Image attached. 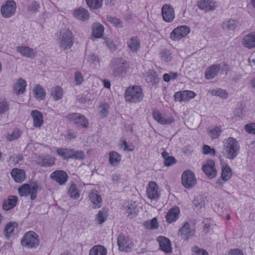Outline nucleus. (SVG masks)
<instances>
[{
    "instance_id": "50",
    "label": "nucleus",
    "mask_w": 255,
    "mask_h": 255,
    "mask_svg": "<svg viewBox=\"0 0 255 255\" xmlns=\"http://www.w3.org/2000/svg\"><path fill=\"white\" fill-rule=\"evenodd\" d=\"M210 94L213 96H217L223 99H226L228 97V94L225 90L217 89L212 90Z\"/></svg>"
},
{
    "instance_id": "26",
    "label": "nucleus",
    "mask_w": 255,
    "mask_h": 255,
    "mask_svg": "<svg viewBox=\"0 0 255 255\" xmlns=\"http://www.w3.org/2000/svg\"><path fill=\"white\" fill-rule=\"evenodd\" d=\"M16 51L22 56L26 57L32 58L35 56L36 52L30 47L24 45L17 46Z\"/></svg>"
},
{
    "instance_id": "3",
    "label": "nucleus",
    "mask_w": 255,
    "mask_h": 255,
    "mask_svg": "<svg viewBox=\"0 0 255 255\" xmlns=\"http://www.w3.org/2000/svg\"><path fill=\"white\" fill-rule=\"evenodd\" d=\"M125 98L126 101L130 103L140 102L143 98L141 88L138 86L128 87L126 91Z\"/></svg>"
},
{
    "instance_id": "51",
    "label": "nucleus",
    "mask_w": 255,
    "mask_h": 255,
    "mask_svg": "<svg viewBox=\"0 0 255 255\" xmlns=\"http://www.w3.org/2000/svg\"><path fill=\"white\" fill-rule=\"evenodd\" d=\"M20 134V131L19 129H15L11 133H8L6 138L7 140L12 141L18 138Z\"/></svg>"
},
{
    "instance_id": "60",
    "label": "nucleus",
    "mask_w": 255,
    "mask_h": 255,
    "mask_svg": "<svg viewBox=\"0 0 255 255\" xmlns=\"http://www.w3.org/2000/svg\"><path fill=\"white\" fill-rule=\"evenodd\" d=\"M74 77L76 84L78 85H81L84 81V77L80 72H76L75 73Z\"/></svg>"
},
{
    "instance_id": "28",
    "label": "nucleus",
    "mask_w": 255,
    "mask_h": 255,
    "mask_svg": "<svg viewBox=\"0 0 255 255\" xmlns=\"http://www.w3.org/2000/svg\"><path fill=\"white\" fill-rule=\"evenodd\" d=\"M233 176L231 168L229 165L225 163H221V178L222 179L227 182L229 181Z\"/></svg>"
},
{
    "instance_id": "5",
    "label": "nucleus",
    "mask_w": 255,
    "mask_h": 255,
    "mask_svg": "<svg viewBox=\"0 0 255 255\" xmlns=\"http://www.w3.org/2000/svg\"><path fill=\"white\" fill-rule=\"evenodd\" d=\"M39 188L38 184L36 183H31L30 184H25L18 188V193L21 196H30L31 200H34L36 197V193Z\"/></svg>"
},
{
    "instance_id": "7",
    "label": "nucleus",
    "mask_w": 255,
    "mask_h": 255,
    "mask_svg": "<svg viewBox=\"0 0 255 255\" xmlns=\"http://www.w3.org/2000/svg\"><path fill=\"white\" fill-rule=\"evenodd\" d=\"M181 183L187 189L193 187L197 183L194 173L189 170L184 171L181 175Z\"/></svg>"
},
{
    "instance_id": "55",
    "label": "nucleus",
    "mask_w": 255,
    "mask_h": 255,
    "mask_svg": "<svg viewBox=\"0 0 255 255\" xmlns=\"http://www.w3.org/2000/svg\"><path fill=\"white\" fill-rule=\"evenodd\" d=\"M202 151L203 154L210 156H214L216 153L215 150L208 145L203 146Z\"/></svg>"
},
{
    "instance_id": "4",
    "label": "nucleus",
    "mask_w": 255,
    "mask_h": 255,
    "mask_svg": "<svg viewBox=\"0 0 255 255\" xmlns=\"http://www.w3.org/2000/svg\"><path fill=\"white\" fill-rule=\"evenodd\" d=\"M20 243L27 249L36 248L39 244L38 236L33 231L27 232L24 235Z\"/></svg>"
},
{
    "instance_id": "1",
    "label": "nucleus",
    "mask_w": 255,
    "mask_h": 255,
    "mask_svg": "<svg viewBox=\"0 0 255 255\" xmlns=\"http://www.w3.org/2000/svg\"><path fill=\"white\" fill-rule=\"evenodd\" d=\"M55 38L58 46L64 50L70 49L74 44V35L68 28H63L57 32Z\"/></svg>"
},
{
    "instance_id": "54",
    "label": "nucleus",
    "mask_w": 255,
    "mask_h": 255,
    "mask_svg": "<svg viewBox=\"0 0 255 255\" xmlns=\"http://www.w3.org/2000/svg\"><path fill=\"white\" fill-rule=\"evenodd\" d=\"M85 158V154L84 151L82 150H75L73 149L72 158H74L78 160H82Z\"/></svg>"
},
{
    "instance_id": "24",
    "label": "nucleus",
    "mask_w": 255,
    "mask_h": 255,
    "mask_svg": "<svg viewBox=\"0 0 255 255\" xmlns=\"http://www.w3.org/2000/svg\"><path fill=\"white\" fill-rule=\"evenodd\" d=\"M157 241L160 247V249L166 253H170L172 248L169 240L163 236H160L157 238Z\"/></svg>"
},
{
    "instance_id": "27",
    "label": "nucleus",
    "mask_w": 255,
    "mask_h": 255,
    "mask_svg": "<svg viewBox=\"0 0 255 255\" xmlns=\"http://www.w3.org/2000/svg\"><path fill=\"white\" fill-rule=\"evenodd\" d=\"M243 45L246 48L251 49L255 46V33L254 32L247 34L243 39Z\"/></svg>"
},
{
    "instance_id": "61",
    "label": "nucleus",
    "mask_w": 255,
    "mask_h": 255,
    "mask_svg": "<svg viewBox=\"0 0 255 255\" xmlns=\"http://www.w3.org/2000/svg\"><path fill=\"white\" fill-rule=\"evenodd\" d=\"M105 43L112 51H115L117 50L116 45L111 39L109 38H106Z\"/></svg>"
},
{
    "instance_id": "30",
    "label": "nucleus",
    "mask_w": 255,
    "mask_h": 255,
    "mask_svg": "<svg viewBox=\"0 0 255 255\" xmlns=\"http://www.w3.org/2000/svg\"><path fill=\"white\" fill-rule=\"evenodd\" d=\"M89 198L95 208L101 207L102 199L97 190L92 191L89 195Z\"/></svg>"
},
{
    "instance_id": "31",
    "label": "nucleus",
    "mask_w": 255,
    "mask_h": 255,
    "mask_svg": "<svg viewBox=\"0 0 255 255\" xmlns=\"http://www.w3.org/2000/svg\"><path fill=\"white\" fill-rule=\"evenodd\" d=\"M64 95V91L62 88L59 86L52 87L50 89V96L54 101L61 100Z\"/></svg>"
},
{
    "instance_id": "47",
    "label": "nucleus",
    "mask_w": 255,
    "mask_h": 255,
    "mask_svg": "<svg viewBox=\"0 0 255 255\" xmlns=\"http://www.w3.org/2000/svg\"><path fill=\"white\" fill-rule=\"evenodd\" d=\"M144 226L147 229L155 230L157 229L159 227V224L157 218L154 217L150 220L145 222Z\"/></svg>"
},
{
    "instance_id": "40",
    "label": "nucleus",
    "mask_w": 255,
    "mask_h": 255,
    "mask_svg": "<svg viewBox=\"0 0 255 255\" xmlns=\"http://www.w3.org/2000/svg\"><path fill=\"white\" fill-rule=\"evenodd\" d=\"M237 22L233 19L225 20L222 24V28L226 31L234 30L237 27Z\"/></svg>"
},
{
    "instance_id": "41",
    "label": "nucleus",
    "mask_w": 255,
    "mask_h": 255,
    "mask_svg": "<svg viewBox=\"0 0 255 255\" xmlns=\"http://www.w3.org/2000/svg\"><path fill=\"white\" fill-rule=\"evenodd\" d=\"M220 67L217 65H213L208 68L205 72V77L207 79L215 77L219 72Z\"/></svg>"
},
{
    "instance_id": "16",
    "label": "nucleus",
    "mask_w": 255,
    "mask_h": 255,
    "mask_svg": "<svg viewBox=\"0 0 255 255\" xmlns=\"http://www.w3.org/2000/svg\"><path fill=\"white\" fill-rule=\"evenodd\" d=\"M26 81L21 78H18L12 86L13 93L16 95L23 94L26 91Z\"/></svg>"
},
{
    "instance_id": "29",
    "label": "nucleus",
    "mask_w": 255,
    "mask_h": 255,
    "mask_svg": "<svg viewBox=\"0 0 255 255\" xmlns=\"http://www.w3.org/2000/svg\"><path fill=\"white\" fill-rule=\"evenodd\" d=\"M18 201V198L15 196H9L3 202V209L8 211L14 208Z\"/></svg>"
},
{
    "instance_id": "11",
    "label": "nucleus",
    "mask_w": 255,
    "mask_h": 255,
    "mask_svg": "<svg viewBox=\"0 0 255 255\" xmlns=\"http://www.w3.org/2000/svg\"><path fill=\"white\" fill-rule=\"evenodd\" d=\"M154 120L158 124L162 125H169L175 121L172 116L163 115L159 110H154L152 113Z\"/></svg>"
},
{
    "instance_id": "44",
    "label": "nucleus",
    "mask_w": 255,
    "mask_h": 255,
    "mask_svg": "<svg viewBox=\"0 0 255 255\" xmlns=\"http://www.w3.org/2000/svg\"><path fill=\"white\" fill-rule=\"evenodd\" d=\"M36 162L43 166H50L52 165L55 162V158L51 157H46L43 158L41 157H38L36 160Z\"/></svg>"
},
{
    "instance_id": "2",
    "label": "nucleus",
    "mask_w": 255,
    "mask_h": 255,
    "mask_svg": "<svg viewBox=\"0 0 255 255\" xmlns=\"http://www.w3.org/2000/svg\"><path fill=\"white\" fill-rule=\"evenodd\" d=\"M240 149V144L235 138L230 137L223 141L222 153L227 158L229 159L235 158L239 153Z\"/></svg>"
},
{
    "instance_id": "34",
    "label": "nucleus",
    "mask_w": 255,
    "mask_h": 255,
    "mask_svg": "<svg viewBox=\"0 0 255 255\" xmlns=\"http://www.w3.org/2000/svg\"><path fill=\"white\" fill-rule=\"evenodd\" d=\"M122 160V156L116 151H112L109 153V162L111 165L117 166Z\"/></svg>"
},
{
    "instance_id": "48",
    "label": "nucleus",
    "mask_w": 255,
    "mask_h": 255,
    "mask_svg": "<svg viewBox=\"0 0 255 255\" xmlns=\"http://www.w3.org/2000/svg\"><path fill=\"white\" fill-rule=\"evenodd\" d=\"M88 6L93 9H98L103 5V0H85Z\"/></svg>"
},
{
    "instance_id": "21",
    "label": "nucleus",
    "mask_w": 255,
    "mask_h": 255,
    "mask_svg": "<svg viewBox=\"0 0 255 255\" xmlns=\"http://www.w3.org/2000/svg\"><path fill=\"white\" fill-rule=\"evenodd\" d=\"M198 7L205 11H213L217 6V2L213 0H201L198 2Z\"/></svg>"
},
{
    "instance_id": "15",
    "label": "nucleus",
    "mask_w": 255,
    "mask_h": 255,
    "mask_svg": "<svg viewBox=\"0 0 255 255\" xmlns=\"http://www.w3.org/2000/svg\"><path fill=\"white\" fill-rule=\"evenodd\" d=\"M4 235L6 238H14L18 233V226L15 222L7 223L4 229Z\"/></svg>"
},
{
    "instance_id": "23",
    "label": "nucleus",
    "mask_w": 255,
    "mask_h": 255,
    "mask_svg": "<svg viewBox=\"0 0 255 255\" xmlns=\"http://www.w3.org/2000/svg\"><path fill=\"white\" fill-rule=\"evenodd\" d=\"M128 66L126 62L119 59H114L110 64V67L114 70L121 73L125 71Z\"/></svg>"
},
{
    "instance_id": "8",
    "label": "nucleus",
    "mask_w": 255,
    "mask_h": 255,
    "mask_svg": "<svg viewBox=\"0 0 255 255\" xmlns=\"http://www.w3.org/2000/svg\"><path fill=\"white\" fill-rule=\"evenodd\" d=\"M16 5L13 0H8L3 3L0 8L2 16L5 18H9L13 15L15 12Z\"/></svg>"
},
{
    "instance_id": "43",
    "label": "nucleus",
    "mask_w": 255,
    "mask_h": 255,
    "mask_svg": "<svg viewBox=\"0 0 255 255\" xmlns=\"http://www.w3.org/2000/svg\"><path fill=\"white\" fill-rule=\"evenodd\" d=\"M127 44L131 51H136L140 47V41L137 37H132L128 40Z\"/></svg>"
},
{
    "instance_id": "35",
    "label": "nucleus",
    "mask_w": 255,
    "mask_h": 255,
    "mask_svg": "<svg viewBox=\"0 0 255 255\" xmlns=\"http://www.w3.org/2000/svg\"><path fill=\"white\" fill-rule=\"evenodd\" d=\"M52 153L56 152L57 154L62 157L63 159H68L72 158V154L73 153V149L68 148H60L57 149L53 148L51 151Z\"/></svg>"
},
{
    "instance_id": "45",
    "label": "nucleus",
    "mask_w": 255,
    "mask_h": 255,
    "mask_svg": "<svg viewBox=\"0 0 255 255\" xmlns=\"http://www.w3.org/2000/svg\"><path fill=\"white\" fill-rule=\"evenodd\" d=\"M108 216V210L103 208L96 215L95 217L96 222L99 224H101L106 221Z\"/></svg>"
},
{
    "instance_id": "58",
    "label": "nucleus",
    "mask_w": 255,
    "mask_h": 255,
    "mask_svg": "<svg viewBox=\"0 0 255 255\" xmlns=\"http://www.w3.org/2000/svg\"><path fill=\"white\" fill-rule=\"evenodd\" d=\"M109 105L107 104H103L100 107V114L102 118L107 116L108 113Z\"/></svg>"
},
{
    "instance_id": "57",
    "label": "nucleus",
    "mask_w": 255,
    "mask_h": 255,
    "mask_svg": "<svg viewBox=\"0 0 255 255\" xmlns=\"http://www.w3.org/2000/svg\"><path fill=\"white\" fill-rule=\"evenodd\" d=\"M107 20L110 23H111L115 26L119 27L122 26V22H121L120 19L117 17L108 16L107 17Z\"/></svg>"
},
{
    "instance_id": "49",
    "label": "nucleus",
    "mask_w": 255,
    "mask_h": 255,
    "mask_svg": "<svg viewBox=\"0 0 255 255\" xmlns=\"http://www.w3.org/2000/svg\"><path fill=\"white\" fill-rule=\"evenodd\" d=\"M69 196L74 199H77L80 196V193L76 185L75 184H72L68 191Z\"/></svg>"
},
{
    "instance_id": "42",
    "label": "nucleus",
    "mask_w": 255,
    "mask_h": 255,
    "mask_svg": "<svg viewBox=\"0 0 255 255\" xmlns=\"http://www.w3.org/2000/svg\"><path fill=\"white\" fill-rule=\"evenodd\" d=\"M118 146L120 149H123L126 151H133L134 150L135 146L131 143H128L126 141V140L122 138L118 144Z\"/></svg>"
},
{
    "instance_id": "20",
    "label": "nucleus",
    "mask_w": 255,
    "mask_h": 255,
    "mask_svg": "<svg viewBox=\"0 0 255 255\" xmlns=\"http://www.w3.org/2000/svg\"><path fill=\"white\" fill-rule=\"evenodd\" d=\"M30 116L32 119L33 127L35 128H40L44 123L43 116L41 112L36 110H32Z\"/></svg>"
},
{
    "instance_id": "18",
    "label": "nucleus",
    "mask_w": 255,
    "mask_h": 255,
    "mask_svg": "<svg viewBox=\"0 0 255 255\" xmlns=\"http://www.w3.org/2000/svg\"><path fill=\"white\" fill-rule=\"evenodd\" d=\"M180 215L179 208L176 206L174 207L167 211L165 217L166 221L169 224L174 223L179 218Z\"/></svg>"
},
{
    "instance_id": "25",
    "label": "nucleus",
    "mask_w": 255,
    "mask_h": 255,
    "mask_svg": "<svg viewBox=\"0 0 255 255\" xmlns=\"http://www.w3.org/2000/svg\"><path fill=\"white\" fill-rule=\"evenodd\" d=\"M32 92L34 97L38 101L43 100L46 97V91L43 87L39 84L35 85L32 88Z\"/></svg>"
},
{
    "instance_id": "37",
    "label": "nucleus",
    "mask_w": 255,
    "mask_h": 255,
    "mask_svg": "<svg viewBox=\"0 0 255 255\" xmlns=\"http://www.w3.org/2000/svg\"><path fill=\"white\" fill-rule=\"evenodd\" d=\"M124 208L128 215L131 216V218L135 216L138 212L136 203L135 202L126 203Z\"/></svg>"
},
{
    "instance_id": "53",
    "label": "nucleus",
    "mask_w": 255,
    "mask_h": 255,
    "mask_svg": "<svg viewBox=\"0 0 255 255\" xmlns=\"http://www.w3.org/2000/svg\"><path fill=\"white\" fill-rule=\"evenodd\" d=\"M192 255H208V253L203 249L195 246L192 249Z\"/></svg>"
},
{
    "instance_id": "52",
    "label": "nucleus",
    "mask_w": 255,
    "mask_h": 255,
    "mask_svg": "<svg viewBox=\"0 0 255 255\" xmlns=\"http://www.w3.org/2000/svg\"><path fill=\"white\" fill-rule=\"evenodd\" d=\"M161 59L166 62H169L171 59L170 52L167 50H162L160 53Z\"/></svg>"
},
{
    "instance_id": "19",
    "label": "nucleus",
    "mask_w": 255,
    "mask_h": 255,
    "mask_svg": "<svg viewBox=\"0 0 255 255\" xmlns=\"http://www.w3.org/2000/svg\"><path fill=\"white\" fill-rule=\"evenodd\" d=\"M50 177L60 185H63L67 181L68 175L64 171L56 170L51 174Z\"/></svg>"
},
{
    "instance_id": "6",
    "label": "nucleus",
    "mask_w": 255,
    "mask_h": 255,
    "mask_svg": "<svg viewBox=\"0 0 255 255\" xmlns=\"http://www.w3.org/2000/svg\"><path fill=\"white\" fill-rule=\"evenodd\" d=\"M190 30V28L187 25L178 26L171 32L169 38L172 41H179L186 37Z\"/></svg>"
},
{
    "instance_id": "10",
    "label": "nucleus",
    "mask_w": 255,
    "mask_h": 255,
    "mask_svg": "<svg viewBox=\"0 0 255 255\" xmlns=\"http://www.w3.org/2000/svg\"><path fill=\"white\" fill-rule=\"evenodd\" d=\"M197 94L192 91L183 90L176 92L174 95V100L178 102H188L194 99Z\"/></svg>"
},
{
    "instance_id": "39",
    "label": "nucleus",
    "mask_w": 255,
    "mask_h": 255,
    "mask_svg": "<svg viewBox=\"0 0 255 255\" xmlns=\"http://www.w3.org/2000/svg\"><path fill=\"white\" fill-rule=\"evenodd\" d=\"M221 132V128L217 126L210 127L207 129V134L212 139L218 138Z\"/></svg>"
},
{
    "instance_id": "36",
    "label": "nucleus",
    "mask_w": 255,
    "mask_h": 255,
    "mask_svg": "<svg viewBox=\"0 0 255 255\" xmlns=\"http://www.w3.org/2000/svg\"><path fill=\"white\" fill-rule=\"evenodd\" d=\"M179 234L183 238L188 239L194 235V231L190 229L188 223H185L180 229Z\"/></svg>"
},
{
    "instance_id": "22",
    "label": "nucleus",
    "mask_w": 255,
    "mask_h": 255,
    "mask_svg": "<svg viewBox=\"0 0 255 255\" xmlns=\"http://www.w3.org/2000/svg\"><path fill=\"white\" fill-rule=\"evenodd\" d=\"M73 15L76 19L80 21H85L89 19L90 13L86 8L79 7L73 10Z\"/></svg>"
},
{
    "instance_id": "33",
    "label": "nucleus",
    "mask_w": 255,
    "mask_h": 255,
    "mask_svg": "<svg viewBox=\"0 0 255 255\" xmlns=\"http://www.w3.org/2000/svg\"><path fill=\"white\" fill-rule=\"evenodd\" d=\"M10 174L14 180L16 182H22L25 177L24 170L18 168L13 169Z\"/></svg>"
},
{
    "instance_id": "17",
    "label": "nucleus",
    "mask_w": 255,
    "mask_h": 255,
    "mask_svg": "<svg viewBox=\"0 0 255 255\" xmlns=\"http://www.w3.org/2000/svg\"><path fill=\"white\" fill-rule=\"evenodd\" d=\"M118 244L120 251H128L132 246L131 240L123 235H120L118 240Z\"/></svg>"
},
{
    "instance_id": "32",
    "label": "nucleus",
    "mask_w": 255,
    "mask_h": 255,
    "mask_svg": "<svg viewBox=\"0 0 255 255\" xmlns=\"http://www.w3.org/2000/svg\"><path fill=\"white\" fill-rule=\"evenodd\" d=\"M92 35L96 38H101L104 34V27L99 22L93 23L92 26Z\"/></svg>"
},
{
    "instance_id": "14",
    "label": "nucleus",
    "mask_w": 255,
    "mask_h": 255,
    "mask_svg": "<svg viewBox=\"0 0 255 255\" xmlns=\"http://www.w3.org/2000/svg\"><path fill=\"white\" fill-rule=\"evenodd\" d=\"M68 118L71 121L77 125L79 127L86 128L89 127V121L83 115L77 113H72L68 116Z\"/></svg>"
},
{
    "instance_id": "64",
    "label": "nucleus",
    "mask_w": 255,
    "mask_h": 255,
    "mask_svg": "<svg viewBox=\"0 0 255 255\" xmlns=\"http://www.w3.org/2000/svg\"><path fill=\"white\" fill-rule=\"evenodd\" d=\"M193 203V204L198 209H201L204 206V203L202 201L201 199L200 200V202H199L198 200L195 199Z\"/></svg>"
},
{
    "instance_id": "63",
    "label": "nucleus",
    "mask_w": 255,
    "mask_h": 255,
    "mask_svg": "<svg viewBox=\"0 0 255 255\" xmlns=\"http://www.w3.org/2000/svg\"><path fill=\"white\" fill-rule=\"evenodd\" d=\"M226 255H244L242 251L239 249L231 250Z\"/></svg>"
},
{
    "instance_id": "56",
    "label": "nucleus",
    "mask_w": 255,
    "mask_h": 255,
    "mask_svg": "<svg viewBox=\"0 0 255 255\" xmlns=\"http://www.w3.org/2000/svg\"><path fill=\"white\" fill-rule=\"evenodd\" d=\"M145 75V80L148 82H155L157 79V75L153 71H149Z\"/></svg>"
},
{
    "instance_id": "62",
    "label": "nucleus",
    "mask_w": 255,
    "mask_h": 255,
    "mask_svg": "<svg viewBox=\"0 0 255 255\" xmlns=\"http://www.w3.org/2000/svg\"><path fill=\"white\" fill-rule=\"evenodd\" d=\"M245 130L250 134H255V125L254 124L247 125L245 127Z\"/></svg>"
},
{
    "instance_id": "59",
    "label": "nucleus",
    "mask_w": 255,
    "mask_h": 255,
    "mask_svg": "<svg viewBox=\"0 0 255 255\" xmlns=\"http://www.w3.org/2000/svg\"><path fill=\"white\" fill-rule=\"evenodd\" d=\"M7 102L5 100L0 101V114L4 113L8 111V105Z\"/></svg>"
},
{
    "instance_id": "13",
    "label": "nucleus",
    "mask_w": 255,
    "mask_h": 255,
    "mask_svg": "<svg viewBox=\"0 0 255 255\" xmlns=\"http://www.w3.org/2000/svg\"><path fill=\"white\" fill-rule=\"evenodd\" d=\"M161 15L163 20L168 23L172 22L175 17L173 7L169 4H165L161 7Z\"/></svg>"
},
{
    "instance_id": "46",
    "label": "nucleus",
    "mask_w": 255,
    "mask_h": 255,
    "mask_svg": "<svg viewBox=\"0 0 255 255\" xmlns=\"http://www.w3.org/2000/svg\"><path fill=\"white\" fill-rule=\"evenodd\" d=\"M161 155L164 159V164L165 166H171L176 162L175 158L165 151L161 153Z\"/></svg>"
},
{
    "instance_id": "38",
    "label": "nucleus",
    "mask_w": 255,
    "mask_h": 255,
    "mask_svg": "<svg viewBox=\"0 0 255 255\" xmlns=\"http://www.w3.org/2000/svg\"><path fill=\"white\" fill-rule=\"evenodd\" d=\"M107 250L102 245L93 247L89 251V255H107Z\"/></svg>"
},
{
    "instance_id": "12",
    "label": "nucleus",
    "mask_w": 255,
    "mask_h": 255,
    "mask_svg": "<svg viewBox=\"0 0 255 255\" xmlns=\"http://www.w3.org/2000/svg\"><path fill=\"white\" fill-rule=\"evenodd\" d=\"M202 170L209 179L216 177L217 171L215 168V163L213 160L208 159L203 165Z\"/></svg>"
},
{
    "instance_id": "9",
    "label": "nucleus",
    "mask_w": 255,
    "mask_h": 255,
    "mask_svg": "<svg viewBox=\"0 0 255 255\" xmlns=\"http://www.w3.org/2000/svg\"><path fill=\"white\" fill-rule=\"evenodd\" d=\"M147 197L152 200H157L160 197V191L159 186L154 181H150L146 188Z\"/></svg>"
}]
</instances>
